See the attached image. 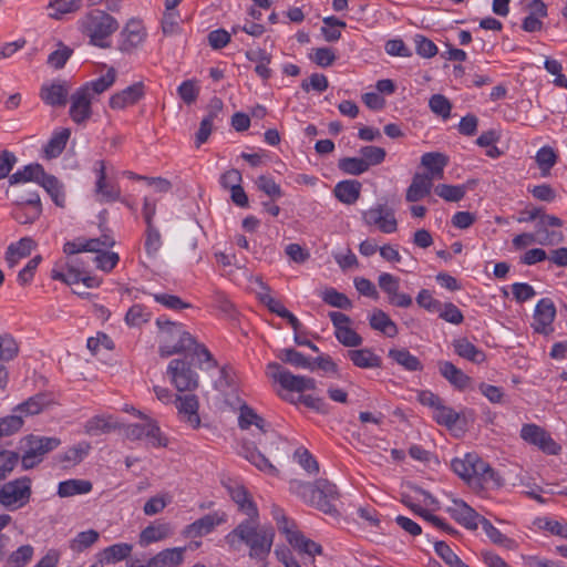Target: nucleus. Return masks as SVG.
Masks as SVG:
<instances>
[{
  "mask_svg": "<svg viewBox=\"0 0 567 567\" xmlns=\"http://www.w3.org/2000/svg\"><path fill=\"white\" fill-rule=\"evenodd\" d=\"M150 320V313L142 305H133L125 315V322L130 327H140Z\"/></svg>",
  "mask_w": 567,
  "mask_h": 567,
  "instance_id": "69168bd1",
  "label": "nucleus"
},
{
  "mask_svg": "<svg viewBox=\"0 0 567 567\" xmlns=\"http://www.w3.org/2000/svg\"><path fill=\"white\" fill-rule=\"evenodd\" d=\"M433 419L441 425H445L449 429L455 426L460 419V414L452 408L445 405L443 402L433 412Z\"/></svg>",
  "mask_w": 567,
  "mask_h": 567,
  "instance_id": "4d7b16f0",
  "label": "nucleus"
},
{
  "mask_svg": "<svg viewBox=\"0 0 567 567\" xmlns=\"http://www.w3.org/2000/svg\"><path fill=\"white\" fill-rule=\"evenodd\" d=\"M453 348L457 355L473 363H482L486 360L483 350L478 349L466 338H458L453 341Z\"/></svg>",
  "mask_w": 567,
  "mask_h": 567,
  "instance_id": "473e14b6",
  "label": "nucleus"
},
{
  "mask_svg": "<svg viewBox=\"0 0 567 567\" xmlns=\"http://www.w3.org/2000/svg\"><path fill=\"white\" fill-rule=\"evenodd\" d=\"M238 425L241 430H248L254 425L260 435L265 436L266 441H269L270 446L267 447L266 442L261 437L257 440V443L272 456H275V452L279 451V445L284 443L282 439L271 430L270 423L247 404L241 405L239 409Z\"/></svg>",
  "mask_w": 567,
  "mask_h": 567,
  "instance_id": "20e7f679",
  "label": "nucleus"
},
{
  "mask_svg": "<svg viewBox=\"0 0 567 567\" xmlns=\"http://www.w3.org/2000/svg\"><path fill=\"white\" fill-rule=\"evenodd\" d=\"M48 403L49 401L44 394H37L19 404L16 411H20L27 415H34L40 413Z\"/></svg>",
  "mask_w": 567,
  "mask_h": 567,
  "instance_id": "680f3d73",
  "label": "nucleus"
},
{
  "mask_svg": "<svg viewBox=\"0 0 567 567\" xmlns=\"http://www.w3.org/2000/svg\"><path fill=\"white\" fill-rule=\"evenodd\" d=\"M436 555L449 566L457 567L462 559L451 549L445 542H436L434 544Z\"/></svg>",
  "mask_w": 567,
  "mask_h": 567,
  "instance_id": "774afa93",
  "label": "nucleus"
},
{
  "mask_svg": "<svg viewBox=\"0 0 567 567\" xmlns=\"http://www.w3.org/2000/svg\"><path fill=\"white\" fill-rule=\"evenodd\" d=\"M322 22L321 33L328 42L338 41L341 38L340 28H346L347 25L344 21L333 16L323 18Z\"/></svg>",
  "mask_w": 567,
  "mask_h": 567,
  "instance_id": "603ef678",
  "label": "nucleus"
},
{
  "mask_svg": "<svg viewBox=\"0 0 567 567\" xmlns=\"http://www.w3.org/2000/svg\"><path fill=\"white\" fill-rule=\"evenodd\" d=\"M446 512L454 520L467 529H476L478 527V520L482 517L460 498H452L451 504L446 507Z\"/></svg>",
  "mask_w": 567,
  "mask_h": 567,
  "instance_id": "a211bd4d",
  "label": "nucleus"
},
{
  "mask_svg": "<svg viewBox=\"0 0 567 567\" xmlns=\"http://www.w3.org/2000/svg\"><path fill=\"white\" fill-rule=\"evenodd\" d=\"M156 323L164 334V342L159 346L162 357L186 352L195 344V338L183 329L182 323L163 321L162 318H158Z\"/></svg>",
  "mask_w": 567,
  "mask_h": 567,
  "instance_id": "39448f33",
  "label": "nucleus"
},
{
  "mask_svg": "<svg viewBox=\"0 0 567 567\" xmlns=\"http://www.w3.org/2000/svg\"><path fill=\"white\" fill-rule=\"evenodd\" d=\"M19 347L9 333H0V360L10 361L17 357Z\"/></svg>",
  "mask_w": 567,
  "mask_h": 567,
  "instance_id": "0e129e2a",
  "label": "nucleus"
},
{
  "mask_svg": "<svg viewBox=\"0 0 567 567\" xmlns=\"http://www.w3.org/2000/svg\"><path fill=\"white\" fill-rule=\"evenodd\" d=\"M118 427L117 421L112 415H94L84 424V432L90 436H99L115 431Z\"/></svg>",
  "mask_w": 567,
  "mask_h": 567,
  "instance_id": "bb28decb",
  "label": "nucleus"
},
{
  "mask_svg": "<svg viewBox=\"0 0 567 567\" xmlns=\"http://www.w3.org/2000/svg\"><path fill=\"white\" fill-rule=\"evenodd\" d=\"M91 445L86 442H81L72 447H69L63 454L59 455V460L65 464H78L89 453Z\"/></svg>",
  "mask_w": 567,
  "mask_h": 567,
  "instance_id": "864d4df0",
  "label": "nucleus"
},
{
  "mask_svg": "<svg viewBox=\"0 0 567 567\" xmlns=\"http://www.w3.org/2000/svg\"><path fill=\"white\" fill-rule=\"evenodd\" d=\"M93 99L89 96L87 87L78 89L70 97L69 114L72 121L76 124H83L92 116Z\"/></svg>",
  "mask_w": 567,
  "mask_h": 567,
  "instance_id": "f3484780",
  "label": "nucleus"
},
{
  "mask_svg": "<svg viewBox=\"0 0 567 567\" xmlns=\"http://www.w3.org/2000/svg\"><path fill=\"white\" fill-rule=\"evenodd\" d=\"M93 485L87 480H66L59 483L58 495L60 497H71L75 495L87 494L92 491Z\"/></svg>",
  "mask_w": 567,
  "mask_h": 567,
  "instance_id": "58836bf2",
  "label": "nucleus"
},
{
  "mask_svg": "<svg viewBox=\"0 0 567 567\" xmlns=\"http://www.w3.org/2000/svg\"><path fill=\"white\" fill-rule=\"evenodd\" d=\"M238 453L259 471L271 476L278 475L277 467L256 447L255 443L243 442Z\"/></svg>",
  "mask_w": 567,
  "mask_h": 567,
  "instance_id": "6ab92c4d",
  "label": "nucleus"
},
{
  "mask_svg": "<svg viewBox=\"0 0 567 567\" xmlns=\"http://www.w3.org/2000/svg\"><path fill=\"white\" fill-rule=\"evenodd\" d=\"M82 6V0H50L48 8L52 10L49 17L55 20L64 14L78 11Z\"/></svg>",
  "mask_w": 567,
  "mask_h": 567,
  "instance_id": "09e8293b",
  "label": "nucleus"
},
{
  "mask_svg": "<svg viewBox=\"0 0 567 567\" xmlns=\"http://www.w3.org/2000/svg\"><path fill=\"white\" fill-rule=\"evenodd\" d=\"M322 300L334 308L348 310L352 307L351 300L342 292H339L334 288H327L322 292Z\"/></svg>",
  "mask_w": 567,
  "mask_h": 567,
  "instance_id": "13d9d810",
  "label": "nucleus"
},
{
  "mask_svg": "<svg viewBox=\"0 0 567 567\" xmlns=\"http://www.w3.org/2000/svg\"><path fill=\"white\" fill-rule=\"evenodd\" d=\"M361 186L355 179L341 181L334 186L333 194L341 203L352 205L360 197Z\"/></svg>",
  "mask_w": 567,
  "mask_h": 567,
  "instance_id": "c756f323",
  "label": "nucleus"
},
{
  "mask_svg": "<svg viewBox=\"0 0 567 567\" xmlns=\"http://www.w3.org/2000/svg\"><path fill=\"white\" fill-rule=\"evenodd\" d=\"M362 219L368 226H375L384 234L395 233L398 221L394 210L385 205L378 204L362 213Z\"/></svg>",
  "mask_w": 567,
  "mask_h": 567,
  "instance_id": "f8f14e48",
  "label": "nucleus"
},
{
  "mask_svg": "<svg viewBox=\"0 0 567 567\" xmlns=\"http://www.w3.org/2000/svg\"><path fill=\"white\" fill-rule=\"evenodd\" d=\"M359 153L361 155L362 161L368 166V169L370 168V166H375V165L381 164L384 161L385 155H386V152L384 148L379 147V146H373V145L361 147Z\"/></svg>",
  "mask_w": 567,
  "mask_h": 567,
  "instance_id": "bf43d9fd",
  "label": "nucleus"
},
{
  "mask_svg": "<svg viewBox=\"0 0 567 567\" xmlns=\"http://www.w3.org/2000/svg\"><path fill=\"white\" fill-rule=\"evenodd\" d=\"M186 547L166 548L152 557L153 567H177L184 561Z\"/></svg>",
  "mask_w": 567,
  "mask_h": 567,
  "instance_id": "f704fd0d",
  "label": "nucleus"
},
{
  "mask_svg": "<svg viewBox=\"0 0 567 567\" xmlns=\"http://www.w3.org/2000/svg\"><path fill=\"white\" fill-rule=\"evenodd\" d=\"M370 327L388 338H394L399 330L395 322L381 309H375L369 317Z\"/></svg>",
  "mask_w": 567,
  "mask_h": 567,
  "instance_id": "c9c22d12",
  "label": "nucleus"
},
{
  "mask_svg": "<svg viewBox=\"0 0 567 567\" xmlns=\"http://www.w3.org/2000/svg\"><path fill=\"white\" fill-rule=\"evenodd\" d=\"M347 355L360 369H377L382 365L381 358L369 348L349 350Z\"/></svg>",
  "mask_w": 567,
  "mask_h": 567,
  "instance_id": "7c9ffc66",
  "label": "nucleus"
},
{
  "mask_svg": "<svg viewBox=\"0 0 567 567\" xmlns=\"http://www.w3.org/2000/svg\"><path fill=\"white\" fill-rule=\"evenodd\" d=\"M338 167L349 175H361L368 171V166L361 157H343L338 162Z\"/></svg>",
  "mask_w": 567,
  "mask_h": 567,
  "instance_id": "052dcab7",
  "label": "nucleus"
},
{
  "mask_svg": "<svg viewBox=\"0 0 567 567\" xmlns=\"http://www.w3.org/2000/svg\"><path fill=\"white\" fill-rule=\"evenodd\" d=\"M198 406L197 396L194 394H185L176 399V408L179 414H182L186 422L194 429L198 427L200 424Z\"/></svg>",
  "mask_w": 567,
  "mask_h": 567,
  "instance_id": "a878e982",
  "label": "nucleus"
},
{
  "mask_svg": "<svg viewBox=\"0 0 567 567\" xmlns=\"http://www.w3.org/2000/svg\"><path fill=\"white\" fill-rule=\"evenodd\" d=\"M475 181H468L464 185L439 184L434 187L435 194L446 202L456 203L463 199L466 192L472 189Z\"/></svg>",
  "mask_w": 567,
  "mask_h": 567,
  "instance_id": "e433bc0d",
  "label": "nucleus"
},
{
  "mask_svg": "<svg viewBox=\"0 0 567 567\" xmlns=\"http://www.w3.org/2000/svg\"><path fill=\"white\" fill-rule=\"evenodd\" d=\"M439 371L443 378L458 390L465 389L471 381L468 375L450 361L439 362Z\"/></svg>",
  "mask_w": 567,
  "mask_h": 567,
  "instance_id": "2f4dec72",
  "label": "nucleus"
},
{
  "mask_svg": "<svg viewBox=\"0 0 567 567\" xmlns=\"http://www.w3.org/2000/svg\"><path fill=\"white\" fill-rule=\"evenodd\" d=\"M71 132L69 128H63L55 132L50 141L44 146V153L48 158L58 157L66 146Z\"/></svg>",
  "mask_w": 567,
  "mask_h": 567,
  "instance_id": "a18cd8bd",
  "label": "nucleus"
},
{
  "mask_svg": "<svg viewBox=\"0 0 567 567\" xmlns=\"http://www.w3.org/2000/svg\"><path fill=\"white\" fill-rule=\"evenodd\" d=\"M38 184L47 190L56 206L64 207L65 194L62 184L55 176L49 175L43 171V177L40 178Z\"/></svg>",
  "mask_w": 567,
  "mask_h": 567,
  "instance_id": "ea45409f",
  "label": "nucleus"
},
{
  "mask_svg": "<svg viewBox=\"0 0 567 567\" xmlns=\"http://www.w3.org/2000/svg\"><path fill=\"white\" fill-rule=\"evenodd\" d=\"M144 96V85L136 82L126 89L113 94L110 99V106L113 110H122L126 106L134 105Z\"/></svg>",
  "mask_w": 567,
  "mask_h": 567,
  "instance_id": "412c9836",
  "label": "nucleus"
},
{
  "mask_svg": "<svg viewBox=\"0 0 567 567\" xmlns=\"http://www.w3.org/2000/svg\"><path fill=\"white\" fill-rule=\"evenodd\" d=\"M228 493L231 499L238 506V509L247 516V518H256L259 516L258 507L252 501L248 491L239 484L228 486Z\"/></svg>",
  "mask_w": 567,
  "mask_h": 567,
  "instance_id": "4be33fe9",
  "label": "nucleus"
},
{
  "mask_svg": "<svg viewBox=\"0 0 567 567\" xmlns=\"http://www.w3.org/2000/svg\"><path fill=\"white\" fill-rule=\"evenodd\" d=\"M287 542L299 553H303L309 556L319 555L322 551L321 545L307 538L297 529L292 534H289Z\"/></svg>",
  "mask_w": 567,
  "mask_h": 567,
  "instance_id": "a19ab883",
  "label": "nucleus"
},
{
  "mask_svg": "<svg viewBox=\"0 0 567 567\" xmlns=\"http://www.w3.org/2000/svg\"><path fill=\"white\" fill-rule=\"evenodd\" d=\"M520 437L548 455H557L561 450V446L554 441L550 434L536 424H524L520 430Z\"/></svg>",
  "mask_w": 567,
  "mask_h": 567,
  "instance_id": "9b49d317",
  "label": "nucleus"
},
{
  "mask_svg": "<svg viewBox=\"0 0 567 567\" xmlns=\"http://www.w3.org/2000/svg\"><path fill=\"white\" fill-rule=\"evenodd\" d=\"M396 364L401 365L404 370L410 372L421 371L423 369L422 362L417 357L413 355L406 349H390L388 353Z\"/></svg>",
  "mask_w": 567,
  "mask_h": 567,
  "instance_id": "4c0bfd02",
  "label": "nucleus"
},
{
  "mask_svg": "<svg viewBox=\"0 0 567 567\" xmlns=\"http://www.w3.org/2000/svg\"><path fill=\"white\" fill-rule=\"evenodd\" d=\"M471 473L470 486L473 488H496L503 484L502 477L498 473L477 454Z\"/></svg>",
  "mask_w": 567,
  "mask_h": 567,
  "instance_id": "ddd939ff",
  "label": "nucleus"
},
{
  "mask_svg": "<svg viewBox=\"0 0 567 567\" xmlns=\"http://www.w3.org/2000/svg\"><path fill=\"white\" fill-rule=\"evenodd\" d=\"M556 317V307L550 298L540 299L534 311L533 328L536 332L549 334L554 331L551 323Z\"/></svg>",
  "mask_w": 567,
  "mask_h": 567,
  "instance_id": "dca6fc26",
  "label": "nucleus"
},
{
  "mask_svg": "<svg viewBox=\"0 0 567 567\" xmlns=\"http://www.w3.org/2000/svg\"><path fill=\"white\" fill-rule=\"evenodd\" d=\"M267 375L277 382L282 390L288 392L302 393L315 390L317 382L312 378L292 374L289 370L277 362H270L266 368Z\"/></svg>",
  "mask_w": 567,
  "mask_h": 567,
  "instance_id": "0eeeda50",
  "label": "nucleus"
},
{
  "mask_svg": "<svg viewBox=\"0 0 567 567\" xmlns=\"http://www.w3.org/2000/svg\"><path fill=\"white\" fill-rule=\"evenodd\" d=\"M37 247L35 241L30 237H23L19 241L9 245L6 251V260L10 267H14L20 259L30 256Z\"/></svg>",
  "mask_w": 567,
  "mask_h": 567,
  "instance_id": "c85d7f7f",
  "label": "nucleus"
},
{
  "mask_svg": "<svg viewBox=\"0 0 567 567\" xmlns=\"http://www.w3.org/2000/svg\"><path fill=\"white\" fill-rule=\"evenodd\" d=\"M116 72L114 69H110L104 75L99 79L85 83L82 87H87L89 96L94 99L95 95H99L106 90H109L115 82Z\"/></svg>",
  "mask_w": 567,
  "mask_h": 567,
  "instance_id": "de8ad7c7",
  "label": "nucleus"
},
{
  "mask_svg": "<svg viewBox=\"0 0 567 567\" xmlns=\"http://www.w3.org/2000/svg\"><path fill=\"white\" fill-rule=\"evenodd\" d=\"M536 162L545 176L556 164L557 155L550 146H543L536 153Z\"/></svg>",
  "mask_w": 567,
  "mask_h": 567,
  "instance_id": "e2e57ef3",
  "label": "nucleus"
},
{
  "mask_svg": "<svg viewBox=\"0 0 567 567\" xmlns=\"http://www.w3.org/2000/svg\"><path fill=\"white\" fill-rule=\"evenodd\" d=\"M44 168L42 165L29 164L24 166L22 169L17 171L9 177L10 184H19L25 182H35L38 183L41 177H43Z\"/></svg>",
  "mask_w": 567,
  "mask_h": 567,
  "instance_id": "c03bdc74",
  "label": "nucleus"
},
{
  "mask_svg": "<svg viewBox=\"0 0 567 567\" xmlns=\"http://www.w3.org/2000/svg\"><path fill=\"white\" fill-rule=\"evenodd\" d=\"M290 489L306 503L326 514H336V501L339 498L337 486L328 480L320 478L315 483L293 481Z\"/></svg>",
  "mask_w": 567,
  "mask_h": 567,
  "instance_id": "f03ea898",
  "label": "nucleus"
},
{
  "mask_svg": "<svg viewBox=\"0 0 567 567\" xmlns=\"http://www.w3.org/2000/svg\"><path fill=\"white\" fill-rule=\"evenodd\" d=\"M42 207L28 206L20 202L16 205L12 210V217L21 225H28L34 223L41 215Z\"/></svg>",
  "mask_w": 567,
  "mask_h": 567,
  "instance_id": "49530a36",
  "label": "nucleus"
},
{
  "mask_svg": "<svg viewBox=\"0 0 567 567\" xmlns=\"http://www.w3.org/2000/svg\"><path fill=\"white\" fill-rule=\"evenodd\" d=\"M138 417L144 422L141 424L133 423L125 425L124 434L126 439L131 441L146 439L153 447H165L167 445V439L162 434L157 422L143 412H138Z\"/></svg>",
  "mask_w": 567,
  "mask_h": 567,
  "instance_id": "1a4fd4ad",
  "label": "nucleus"
},
{
  "mask_svg": "<svg viewBox=\"0 0 567 567\" xmlns=\"http://www.w3.org/2000/svg\"><path fill=\"white\" fill-rule=\"evenodd\" d=\"M115 240L110 235L103 234L99 238H83L79 237L74 240L66 241L63 245V252L68 256H73L82 251H101V247H113Z\"/></svg>",
  "mask_w": 567,
  "mask_h": 567,
  "instance_id": "2eb2a0df",
  "label": "nucleus"
},
{
  "mask_svg": "<svg viewBox=\"0 0 567 567\" xmlns=\"http://www.w3.org/2000/svg\"><path fill=\"white\" fill-rule=\"evenodd\" d=\"M275 529L270 525H261L259 516L245 518L225 536V542L233 550H239L243 545L248 549L250 559L267 566L275 540Z\"/></svg>",
  "mask_w": 567,
  "mask_h": 567,
  "instance_id": "f257e3e1",
  "label": "nucleus"
},
{
  "mask_svg": "<svg viewBox=\"0 0 567 567\" xmlns=\"http://www.w3.org/2000/svg\"><path fill=\"white\" fill-rule=\"evenodd\" d=\"M172 534V528L167 523L151 524L140 534V545L147 547L148 545L163 540Z\"/></svg>",
  "mask_w": 567,
  "mask_h": 567,
  "instance_id": "72a5a7b5",
  "label": "nucleus"
},
{
  "mask_svg": "<svg viewBox=\"0 0 567 567\" xmlns=\"http://www.w3.org/2000/svg\"><path fill=\"white\" fill-rule=\"evenodd\" d=\"M280 396L291 404H295V405L303 404L307 408L315 410L317 412H321V413L326 412V403L322 399H320L318 396L300 394L296 398L289 393L280 394Z\"/></svg>",
  "mask_w": 567,
  "mask_h": 567,
  "instance_id": "8fccbe9b",
  "label": "nucleus"
},
{
  "mask_svg": "<svg viewBox=\"0 0 567 567\" xmlns=\"http://www.w3.org/2000/svg\"><path fill=\"white\" fill-rule=\"evenodd\" d=\"M277 357L282 362L291 364L295 368L315 371V361L293 348L281 349Z\"/></svg>",
  "mask_w": 567,
  "mask_h": 567,
  "instance_id": "79ce46f5",
  "label": "nucleus"
},
{
  "mask_svg": "<svg viewBox=\"0 0 567 567\" xmlns=\"http://www.w3.org/2000/svg\"><path fill=\"white\" fill-rule=\"evenodd\" d=\"M163 245L162 235L154 226H146L144 248L150 257H155Z\"/></svg>",
  "mask_w": 567,
  "mask_h": 567,
  "instance_id": "6e6d98bb",
  "label": "nucleus"
},
{
  "mask_svg": "<svg viewBox=\"0 0 567 567\" xmlns=\"http://www.w3.org/2000/svg\"><path fill=\"white\" fill-rule=\"evenodd\" d=\"M167 374L178 391H193L198 386V375L189 362L174 359L168 363Z\"/></svg>",
  "mask_w": 567,
  "mask_h": 567,
  "instance_id": "9d476101",
  "label": "nucleus"
},
{
  "mask_svg": "<svg viewBox=\"0 0 567 567\" xmlns=\"http://www.w3.org/2000/svg\"><path fill=\"white\" fill-rule=\"evenodd\" d=\"M81 29L92 44L109 48L107 39L118 29V22L107 12L95 9L82 18Z\"/></svg>",
  "mask_w": 567,
  "mask_h": 567,
  "instance_id": "7ed1b4c3",
  "label": "nucleus"
},
{
  "mask_svg": "<svg viewBox=\"0 0 567 567\" xmlns=\"http://www.w3.org/2000/svg\"><path fill=\"white\" fill-rule=\"evenodd\" d=\"M133 546L127 543H117L103 549L100 561L104 564H114L130 556Z\"/></svg>",
  "mask_w": 567,
  "mask_h": 567,
  "instance_id": "37998d69",
  "label": "nucleus"
},
{
  "mask_svg": "<svg viewBox=\"0 0 567 567\" xmlns=\"http://www.w3.org/2000/svg\"><path fill=\"white\" fill-rule=\"evenodd\" d=\"M94 172L96 174L95 194L100 203H110L121 199V189L118 185L107 182L106 167L104 161L94 163Z\"/></svg>",
  "mask_w": 567,
  "mask_h": 567,
  "instance_id": "4468645a",
  "label": "nucleus"
},
{
  "mask_svg": "<svg viewBox=\"0 0 567 567\" xmlns=\"http://www.w3.org/2000/svg\"><path fill=\"white\" fill-rule=\"evenodd\" d=\"M121 51L130 52L137 48L145 39V32L141 21L131 19L121 32Z\"/></svg>",
  "mask_w": 567,
  "mask_h": 567,
  "instance_id": "5701e85b",
  "label": "nucleus"
},
{
  "mask_svg": "<svg viewBox=\"0 0 567 567\" xmlns=\"http://www.w3.org/2000/svg\"><path fill=\"white\" fill-rule=\"evenodd\" d=\"M69 87L65 82L43 84L40 91L42 101L50 106H64L68 102Z\"/></svg>",
  "mask_w": 567,
  "mask_h": 567,
  "instance_id": "b1692460",
  "label": "nucleus"
},
{
  "mask_svg": "<svg viewBox=\"0 0 567 567\" xmlns=\"http://www.w3.org/2000/svg\"><path fill=\"white\" fill-rule=\"evenodd\" d=\"M22 467L30 470L40 464L49 452L60 446L61 440L55 436L28 435L24 437Z\"/></svg>",
  "mask_w": 567,
  "mask_h": 567,
  "instance_id": "423d86ee",
  "label": "nucleus"
},
{
  "mask_svg": "<svg viewBox=\"0 0 567 567\" xmlns=\"http://www.w3.org/2000/svg\"><path fill=\"white\" fill-rule=\"evenodd\" d=\"M447 163L449 157L439 152L424 153L421 157V165L427 169V172L424 174L431 176V178L434 181L443 178L444 168Z\"/></svg>",
  "mask_w": 567,
  "mask_h": 567,
  "instance_id": "cd10ccee",
  "label": "nucleus"
},
{
  "mask_svg": "<svg viewBox=\"0 0 567 567\" xmlns=\"http://www.w3.org/2000/svg\"><path fill=\"white\" fill-rule=\"evenodd\" d=\"M226 520L227 515L224 512L207 514L186 526L185 534L188 537H200L209 534L216 526L224 524Z\"/></svg>",
  "mask_w": 567,
  "mask_h": 567,
  "instance_id": "aec40b11",
  "label": "nucleus"
},
{
  "mask_svg": "<svg viewBox=\"0 0 567 567\" xmlns=\"http://www.w3.org/2000/svg\"><path fill=\"white\" fill-rule=\"evenodd\" d=\"M33 556V547L31 545H22L14 550L8 558L10 567H24Z\"/></svg>",
  "mask_w": 567,
  "mask_h": 567,
  "instance_id": "338daca9",
  "label": "nucleus"
},
{
  "mask_svg": "<svg viewBox=\"0 0 567 567\" xmlns=\"http://www.w3.org/2000/svg\"><path fill=\"white\" fill-rule=\"evenodd\" d=\"M476 461L475 453H467L464 458H454L451 463L453 472L470 485L473 463Z\"/></svg>",
  "mask_w": 567,
  "mask_h": 567,
  "instance_id": "3c124183",
  "label": "nucleus"
},
{
  "mask_svg": "<svg viewBox=\"0 0 567 567\" xmlns=\"http://www.w3.org/2000/svg\"><path fill=\"white\" fill-rule=\"evenodd\" d=\"M99 536L94 529L81 532L71 540L70 548L75 553H81L97 542Z\"/></svg>",
  "mask_w": 567,
  "mask_h": 567,
  "instance_id": "5fc2aeb1",
  "label": "nucleus"
},
{
  "mask_svg": "<svg viewBox=\"0 0 567 567\" xmlns=\"http://www.w3.org/2000/svg\"><path fill=\"white\" fill-rule=\"evenodd\" d=\"M434 179L422 173H415L412 183L406 189L405 199L415 203L423 199L431 193Z\"/></svg>",
  "mask_w": 567,
  "mask_h": 567,
  "instance_id": "393cba45",
  "label": "nucleus"
},
{
  "mask_svg": "<svg viewBox=\"0 0 567 567\" xmlns=\"http://www.w3.org/2000/svg\"><path fill=\"white\" fill-rule=\"evenodd\" d=\"M31 498V480L27 476L7 482L0 488V504L9 511L25 506Z\"/></svg>",
  "mask_w": 567,
  "mask_h": 567,
  "instance_id": "6e6552de",
  "label": "nucleus"
}]
</instances>
